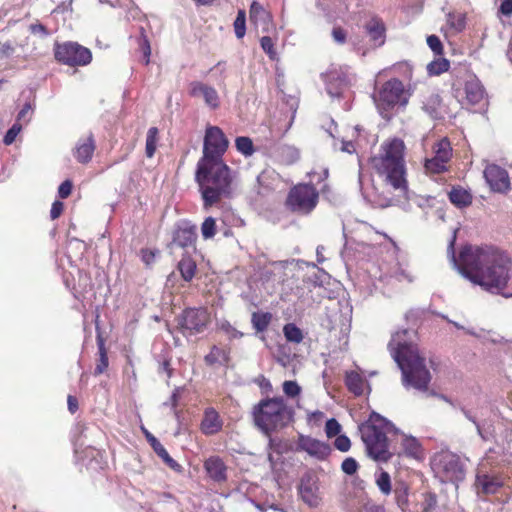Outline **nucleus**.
Masks as SVG:
<instances>
[{"mask_svg": "<svg viewBox=\"0 0 512 512\" xmlns=\"http://www.w3.org/2000/svg\"><path fill=\"white\" fill-rule=\"evenodd\" d=\"M409 98V91L397 78L386 81L373 95L374 103L383 118H388V112L396 106L405 107Z\"/></svg>", "mask_w": 512, "mask_h": 512, "instance_id": "7", "label": "nucleus"}, {"mask_svg": "<svg viewBox=\"0 0 512 512\" xmlns=\"http://www.w3.org/2000/svg\"><path fill=\"white\" fill-rule=\"evenodd\" d=\"M260 45L263 51L268 55L271 60L277 59V52L274 49V43L269 36H263L260 39Z\"/></svg>", "mask_w": 512, "mask_h": 512, "instance_id": "47", "label": "nucleus"}, {"mask_svg": "<svg viewBox=\"0 0 512 512\" xmlns=\"http://www.w3.org/2000/svg\"><path fill=\"white\" fill-rule=\"evenodd\" d=\"M318 198V192L313 185L300 184L289 192L287 205L294 212L308 214L316 207Z\"/></svg>", "mask_w": 512, "mask_h": 512, "instance_id": "11", "label": "nucleus"}, {"mask_svg": "<svg viewBox=\"0 0 512 512\" xmlns=\"http://www.w3.org/2000/svg\"><path fill=\"white\" fill-rule=\"evenodd\" d=\"M189 95L195 99H202L206 106L212 110L220 106V97L217 90L204 82L192 81L189 84Z\"/></svg>", "mask_w": 512, "mask_h": 512, "instance_id": "15", "label": "nucleus"}, {"mask_svg": "<svg viewBox=\"0 0 512 512\" xmlns=\"http://www.w3.org/2000/svg\"><path fill=\"white\" fill-rule=\"evenodd\" d=\"M233 26L236 37L242 39L246 33V13L244 10H238Z\"/></svg>", "mask_w": 512, "mask_h": 512, "instance_id": "44", "label": "nucleus"}, {"mask_svg": "<svg viewBox=\"0 0 512 512\" xmlns=\"http://www.w3.org/2000/svg\"><path fill=\"white\" fill-rule=\"evenodd\" d=\"M298 448L318 460L326 459L331 453L329 444L304 435L298 439Z\"/></svg>", "mask_w": 512, "mask_h": 512, "instance_id": "17", "label": "nucleus"}, {"mask_svg": "<svg viewBox=\"0 0 512 512\" xmlns=\"http://www.w3.org/2000/svg\"><path fill=\"white\" fill-rule=\"evenodd\" d=\"M216 233V222L213 217H207L201 225V234L204 239L212 238Z\"/></svg>", "mask_w": 512, "mask_h": 512, "instance_id": "46", "label": "nucleus"}, {"mask_svg": "<svg viewBox=\"0 0 512 512\" xmlns=\"http://www.w3.org/2000/svg\"><path fill=\"white\" fill-rule=\"evenodd\" d=\"M95 142L93 135L90 134L84 139H80L75 147L74 156L80 163H88L93 156Z\"/></svg>", "mask_w": 512, "mask_h": 512, "instance_id": "26", "label": "nucleus"}, {"mask_svg": "<svg viewBox=\"0 0 512 512\" xmlns=\"http://www.w3.org/2000/svg\"><path fill=\"white\" fill-rule=\"evenodd\" d=\"M158 128L151 127L148 129L147 136H146V147H145V153L146 156L151 158L155 154L156 148H157V141H158Z\"/></svg>", "mask_w": 512, "mask_h": 512, "instance_id": "38", "label": "nucleus"}, {"mask_svg": "<svg viewBox=\"0 0 512 512\" xmlns=\"http://www.w3.org/2000/svg\"><path fill=\"white\" fill-rule=\"evenodd\" d=\"M325 432L328 438L338 436L341 432V425L336 419H329L325 424Z\"/></svg>", "mask_w": 512, "mask_h": 512, "instance_id": "50", "label": "nucleus"}, {"mask_svg": "<svg viewBox=\"0 0 512 512\" xmlns=\"http://www.w3.org/2000/svg\"><path fill=\"white\" fill-rule=\"evenodd\" d=\"M332 37L336 43L344 44L346 41V32L340 27H335L332 30Z\"/></svg>", "mask_w": 512, "mask_h": 512, "instance_id": "62", "label": "nucleus"}, {"mask_svg": "<svg viewBox=\"0 0 512 512\" xmlns=\"http://www.w3.org/2000/svg\"><path fill=\"white\" fill-rule=\"evenodd\" d=\"M139 47L143 52L144 63L147 65L150 61L151 48L150 43L147 37L143 34V29H141V36L139 38Z\"/></svg>", "mask_w": 512, "mask_h": 512, "instance_id": "51", "label": "nucleus"}, {"mask_svg": "<svg viewBox=\"0 0 512 512\" xmlns=\"http://www.w3.org/2000/svg\"><path fill=\"white\" fill-rule=\"evenodd\" d=\"M394 500L402 512H412L414 503L411 497L416 499L415 494H410L409 486L403 481H398L393 486Z\"/></svg>", "mask_w": 512, "mask_h": 512, "instance_id": "21", "label": "nucleus"}, {"mask_svg": "<svg viewBox=\"0 0 512 512\" xmlns=\"http://www.w3.org/2000/svg\"><path fill=\"white\" fill-rule=\"evenodd\" d=\"M221 357L224 358L225 353L221 349L213 347L210 353L205 356V361L207 364L213 365L216 363H221Z\"/></svg>", "mask_w": 512, "mask_h": 512, "instance_id": "53", "label": "nucleus"}, {"mask_svg": "<svg viewBox=\"0 0 512 512\" xmlns=\"http://www.w3.org/2000/svg\"><path fill=\"white\" fill-rule=\"evenodd\" d=\"M345 384L351 393L360 396L364 393L367 382L358 371H347L345 374Z\"/></svg>", "mask_w": 512, "mask_h": 512, "instance_id": "29", "label": "nucleus"}, {"mask_svg": "<svg viewBox=\"0 0 512 512\" xmlns=\"http://www.w3.org/2000/svg\"><path fill=\"white\" fill-rule=\"evenodd\" d=\"M220 329L225 332L230 339H237L243 336V333L234 328L228 321L221 322Z\"/></svg>", "mask_w": 512, "mask_h": 512, "instance_id": "54", "label": "nucleus"}, {"mask_svg": "<svg viewBox=\"0 0 512 512\" xmlns=\"http://www.w3.org/2000/svg\"><path fill=\"white\" fill-rule=\"evenodd\" d=\"M458 229H454L447 255L454 268L470 282L479 285L492 294H500L512 277V260L504 251L492 247L464 246L459 257L455 255V242Z\"/></svg>", "mask_w": 512, "mask_h": 512, "instance_id": "1", "label": "nucleus"}, {"mask_svg": "<svg viewBox=\"0 0 512 512\" xmlns=\"http://www.w3.org/2000/svg\"><path fill=\"white\" fill-rule=\"evenodd\" d=\"M427 45L436 54L441 55L443 53V46L438 36L430 35L427 37Z\"/></svg>", "mask_w": 512, "mask_h": 512, "instance_id": "55", "label": "nucleus"}, {"mask_svg": "<svg viewBox=\"0 0 512 512\" xmlns=\"http://www.w3.org/2000/svg\"><path fill=\"white\" fill-rule=\"evenodd\" d=\"M465 16L461 13H448L447 25L455 32H461L465 28Z\"/></svg>", "mask_w": 512, "mask_h": 512, "instance_id": "42", "label": "nucleus"}, {"mask_svg": "<svg viewBox=\"0 0 512 512\" xmlns=\"http://www.w3.org/2000/svg\"><path fill=\"white\" fill-rule=\"evenodd\" d=\"M178 327L184 336L203 332L210 322V314L205 308H188L178 317Z\"/></svg>", "mask_w": 512, "mask_h": 512, "instance_id": "12", "label": "nucleus"}, {"mask_svg": "<svg viewBox=\"0 0 512 512\" xmlns=\"http://www.w3.org/2000/svg\"><path fill=\"white\" fill-rule=\"evenodd\" d=\"M393 277L399 282L407 281L408 283H411L413 281V276L401 267L394 272Z\"/></svg>", "mask_w": 512, "mask_h": 512, "instance_id": "59", "label": "nucleus"}, {"mask_svg": "<svg viewBox=\"0 0 512 512\" xmlns=\"http://www.w3.org/2000/svg\"><path fill=\"white\" fill-rule=\"evenodd\" d=\"M14 53V47L11 42L0 43V57L9 58Z\"/></svg>", "mask_w": 512, "mask_h": 512, "instance_id": "61", "label": "nucleus"}, {"mask_svg": "<svg viewBox=\"0 0 512 512\" xmlns=\"http://www.w3.org/2000/svg\"><path fill=\"white\" fill-rule=\"evenodd\" d=\"M355 81V75L349 67L330 71L326 78V90L332 98H339Z\"/></svg>", "mask_w": 512, "mask_h": 512, "instance_id": "13", "label": "nucleus"}, {"mask_svg": "<svg viewBox=\"0 0 512 512\" xmlns=\"http://www.w3.org/2000/svg\"><path fill=\"white\" fill-rule=\"evenodd\" d=\"M272 320V314L269 312H254L251 316V323L257 332L265 331Z\"/></svg>", "mask_w": 512, "mask_h": 512, "instance_id": "34", "label": "nucleus"}, {"mask_svg": "<svg viewBox=\"0 0 512 512\" xmlns=\"http://www.w3.org/2000/svg\"><path fill=\"white\" fill-rule=\"evenodd\" d=\"M405 145L401 139L385 141L377 155L371 158V166L398 196L409 200L404 161Z\"/></svg>", "mask_w": 512, "mask_h": 512, "instance_id": "4", "label": "nucleus"}, {"mask_svg": "<svg viewBox=\"0 0 512 512\" xmlns=\"http://www.w3.org/2000/svg\"><path fill=\"white\" fill-rule=\"evenodd\" d=\"M235 146L237 151L240 152L245 157H249L254 153V145L249 137H237L235 140Z\"/></svg>", "mask_w": 512, "mask_h": 512, "instance_id": "40", "label": "nucleus"}, {"mask_svg": "<svg viewBox=\"0 0 512 512\" xmlns=\"http://www.w3.org/2000/svg\"><path fill=\"white\" fill-rule=\"evenodd\" d=\"M465 94L467 104L479 105L484 104V89L480 81L476 78H470L465 83Z\"/></svg>", "mask_w": 512, "mask_h": 512, "instance_id": "24", "label": "nucleus"}, {"mask_svg": "<svg viewBox=\"0 0 512 512\" xmlns=\"http://www.w3.org/2000/svg\"><path fill=\"white\" fill-rule=\"evenodd\" d=\"M178 269L185 281H190L195 275L196 264L190 258H182L178 264Z\"/></svg>", "mask_w": 512, "mask_h": 512, "instance_id": "37", "label": "nucleus"}, {"mask_svg": "<svg viewBox=\"0 0 512 512\" xmlns=\"http://www.w3.org/2000/svg\"><path fill=\"white\" fill-rule=\"evenodd\" d=\"M358 467L359 466L357 461L352 457L346 458L341 464L342 471L347 475L355 474L358 470Z\"/></svg>", "mask_w": 512, "mask_h": 512, "instance_id": "52", "label": "nucleus"}, {"mask_svg": "<svg viewBox=\"0 0 512 512\" xmlns=\"http://www.w3.org/2000/svg\"><path fill=\"white\" fill-rule=\"evenodd\" d=\"M249 19L262 33H268L273 26L271 14L257 1L250 6Z\"/></svg>", "mask_w": 512, "mask_h": 512, "instance_id": "19", "label": "nucleus"}, {"mask_svg": "<svg viewBox=\"0 0 512 512\" xmlns=\"http://www.w3.org/2000/svg\"><path fill=\"white\" fill-rule=\"evenodd\" d=\"M505 476L497 467H491L487 460L480 463L475 487L478 495H489L497 493L505 482Z\"/></svg>", "mask_w": 512, "mask_h": 512, "instance_id": "9", "label": "nucleus"}, {"mask_svg": "<svg viewBox=\"0 0 512 512\" xmlns=\"http://www.w3.org/2000/svg\"><path fill=\"white\" fill-rule=\"evenodd\" d=\"M55 59L68 66H85L92 60L90 49L77 42L56 43L54 46Z\"/></svg>", "mask_w": 512, "mask_h": 512, "instance_id": "10", "label": "nucleus"}, {"mask_svg": "<svg viewBox=\"0 0 512 512\" xmlns=\"http://www.w3.org/2000/svg\"><path fill=\"white\" fill-rule=\"evenodd\" d=\"M484 178L495 192H506L510 188V179L507 171L498 165H487L484 170Z\"/></svg>", "mask_w": 512, "mask_h": 512, "instance_id": "16", "label": "nucleus"}, {"mask_svg": "<svg viewBox=\"0 0 512 512\" xmlns=\"http://www.w3.org/2000/svg\"><path fill=\"white\" fill-rule=\"evenodd\" d=\"M359 432L369 457L387 462L393 456V452L389 450L387 434H398L399 429L392 422L373 412L368 420L359 426Z\"/></svg>", "mask_w": 512, "mask_h": 512, "instance_id": "6", "label": "nucleus"}, {"mask_svg": "<svg viewBox=\"0 0 512 512\" xmlns=\"http://www.w3.org/2000/svg\"><path fill=\"white\" fill-rule=\"evenodd\" d=\"M63 203L60 202V201H55L53 204H52V207H51V210H50V217L51 219H57L62 211H63Z\"/></svg>", "mask_w": 512, "mask_h": 512, "instance_id": "63", "label": "nucleus"}, {"mask_svg": "<svg viewBox=\"0 0 512 512\" xmlns=\"http://www.w3.org/2000/svg\"><path fill=\"white\" fill-rule=\"evenodd\" d=\"M229 142L217 126H208L203 142V155L197 163L195 180L199 185L204 207H211L230 193L232 174L223 155Z\"/></svg>", "mask_w": 512, "mask_h": 512, "instance_id": "2", "label": "nucleus"}, {"mask_svg": "<svg viewBox=\"0 0 512 512\" xmlns=\"http://www.w3.org/2000/svg\"><path fill=\"white\" fill-rule=\"evenodd\" d=\"M420 503H415L412 512H437V496L434 493L427 492L421 494Z\"/></svg>", "mask_w": 512, "mask_h": 512, "instance_id": "31", "label": "nucleus"}, {"mask_svg": "<svg viewBox=\"0 0 512 512\" xmlns=\"http://www.w3.org/2000/svg\"><path fill=\"white\" fill-rule=\"evenodd\" d=\"M222 428V421L218 412L213 408L205 410L203 420L201 422V430L206 435H213Z\"/></svg>", "mask_w": 512, "mask_h": 512, "instance_id": "27", "label": "nucleus"}, {"mask_svg": "<svg viewBox=\"0 0 512 512\" xmlns=\"http://www.w3.org/2000/svg\"><path fill=\"white\" fill-rule=\"evenodd\" d=\"M397 435L400 436L401 450L393 452V455L397 453L398 455L404 454L408 457L416 458L420 453L419 441L415 437L408 436L400 431Z\"/></svg>", "mask_w": 512, "mask_h": 512, "instance_id": "28", "label": "nucleus"}, {"mask_svg": "<svg viewBox=\"0 0 512 512\" xmlns=\"http://www.w3.org/2000/svg\"><path fill=\"white\" fill-rule=\"evenodd\" d=\"M449 200L456 207L463 208L472 203V195L461 187H453L449 192Z\"/></svg>", "mask_w": 512, "mask_h": 512, "instance_id": "30", "label": "nucleus"}, {"mask_svg": "<svg viewBox=\"0 0 512 512\" xmlns=\"http://www.w3.org/2000/svg\"><path fill=\"white\" fill-rule=\"evenodd\" d=\"M500 11L503 15H512V0H503L500 5Z\"/></svg>", "mask_w": 512, "mask_h": 512, "instance_id": "64", "label": "nucleus"}, {"mask_svg": "<svg viewBox=\"0 0 512 512\" xmlns=\"http://www.w3.org/2000/svg\"><path fill=\"white\" fill-rule=\"evenodd\" d=\"M299 492L302 500L310 507H317L320 505L321 497L319 495L318 486L313 477L307 476L302 478Z\"/></svg>", "mask_w": 512, "mask_h": 512, "instance_id": "20", "label": "nucleus"}, {"mask_svg": "<svg viewBox=\"0 0 512 512\" xmlns=\"http://www.w3.org/2000/svg\"><path fill=\"white\" fill-rule=\"evenodd\" d=\"M283 333L288 342L300 343L303 340V333L294 323H288L283 327Z\"/></svg>", "mask_w": 512, "mask_h": 512, "instance_id": "39", "label": "nucleus"}, {"mask_svg": "<svg viewBox=\"0 0 512 512\" xmlns=\"http://www.w3.org/2000/svg\"><path fill=\"white\" fill-rule=\"evenodd\" d=\"M22 130V124L21 123H18V122H15L10 128L9 130L6 132L4 138H3V142L5 145H11L16 137L18 136V134L21 132Z\"/></svg>", "mask_w": 512, "mask_h": 512, "instance_id": "48", "label": "nucleus"}, {"mask_svg": "<svg viewBox=\"0 0 512 512\" xmlns=\"http://www.w3.org/2000/svg\"><path fill=\"white\" fill-rule=\"evenodd\" d=\"M334 446L341 452H347L351 447V442L347 436L338 435L334 441Z\"/></svg>", "mask_w": 512, "mask_h": 512, "instance_id": "56", "label": "nucleus"}, {"mask_svg": "<svg viewBox=\"0 0 512 512\" xmlns=\"http://www.w3.org/2000/svg\"><path fill=\"white\" fill-rule=\"evenodd\" d=\"M197 238V227L189 221L180 222L173 235V244L181 247H192Z\"/></svg>", "mask_w": 512, "mask_h": 512, "instance_id": "18", "label": "nucleus"}, {"mask_svg": "<svg viewBox=\"0 0 512 512\" xmlns=\"http://www.w3.org/2000/svg\"><path fill=\"white\" fill-rule=\"evenodd\" d=\"M424 167L426 172L438 174L446 170V163L434 156L431 159H426Z\"/></svg>", "mask_w": 512, "mask_h": 512, "instance_id": "45", "label": "nucleus"}, {"mask_svg": "<svg viewBox=\"0 0 512 512\" xmlns=\"http://www.w3.org/2000/svg\"><path fill=\"white\" fill-rule=\"evenodd\" d=\"M375 483L379 491L384 495L388 496L392 493L393 487L391 483V477L388 472L380 470L375 473Z\"/></svg>", "mask_w": 512, "mask_h": 512, "instance_id": "33", "label": "nucleus"}, {"mask_svg": "<svg viewBox=\"0 0 512 512\" xmlns=\"http://www.w3.org/2000/svg\"><path fill=\"white\" fill-rule=\"evenodd\" d=\"M467 459L450 451L437 453L432 460V468L442 482L459 483L464 480Z\"/></svg>", "mask_w": 512, "mask_h": 512, "instance_id": "8", "label": "nucleus"}, {"mask_svg": "<svg viewBox=\"0 0 512 512\" xmlns=\"http://www.w3.org/2000/svg\"><path fill=\"white\" fill-rule=\"evenodd\" d=\"M255 426L269 437V447L273 445L271 434L293 422L294 410L282 397L262 399L253 407Z\"/></svg>", "mask_w": 512, "mask_h": 512, "instance_id": "5", "label": "nucleus"}, {"mask_svg": "<svg viewBox=\"0 0 512 512\" xmlns=\"http://www.w3.org/2000/svg\"><path fill=\"white\" fill-rule=\"evenodd\" d=\"M365 30L375 47H380L385 43V24L378 17L371 18L365 24Z\"/></svg>", "mask_w": 512, "mask_h": 512, "instance_id": "23", "label": "nucleus"}, {"mask_svg": "<svg viewBox=\"0 0 512 512\" xmlns=\"http://www.w3.org/2000/svg\"><path fill=\"white\" fill-rule=\"evenodd\" d=\"M73 184L70 180H65L62 182L58 188V195L60 198H67L72 192Z\"/></svg>", "mask_w": 512, "mask_h": 512, "instance_id": "58", "label": "nucleus"}, {"mask_svg": "<svg viewBox=\"0 0 512 512\" xmlns=\"http://www.w3.org/2000/svg\"><path fill=\"white\" fill-rule=\"evenodd\" d=\"M99 360L96 364L94 375L98 376L102 374L108 367V356L102 340L98 342Z\"/></svg>", "mask_w": 512, "mask_h": 512, "instance_id": "41", "label": "nucleus"}, {"mask_svg": "<svg viewBox=\"0 0 512 512\" xmlns=\"http://www.w3.org/2000/svg\"><path fill=\"white\" fill-rule=\"evenodd\" d=\"M31 114H32L31 104L25 103L17 115L16 122L20 123V121H24L25 123H28L31 119Z\"/></svg>", "mask_w": 512, "mask_h": 512, "instance_id": "57", "label": "nucleus"}, {"mask_svg": "<svg viewBox=\"0 0 512 512\" xmlns=\"http://www.w3.org/2000/svg\"><path fill=\"white\" fill-rule=\"evenodd\" d=\"M461 412L464 414V416L471 421L477 430L478 435L485 441L489 440L491 437H493L492 431L489 429H486L484 424H480L476 418L472 415L471 411L466 409L465 407H461Z\"/></svg>", "mask_w": 512, "mask_h": 512, "instance_id": "36", "label": "nucleus"}, {"mask_svg": "<svg viewBox=\"0 0 512 512\" xmlns=\"http://www.w3.org/2000/svg\"><path fill=\"white\" fill-rule=\"evenodd\" d=\"M208 476L215 482L221 483L227 479V467L218 456H211L204 462Z\"/></svg>", "mask_w": 512, "mask_h": 512, "instance_id": "22", "label": "nucleus"}, {"mask_svg": "<svg viewBox=\"0 0 512 512\" xmlns=\"http://www.w3.org/2000/svg\"><path fill=\"white\" fill-rule=\"evenodd\" d=\"M277 157L282 163L291 165L299 160L300 153L299 150L294 146L281 145L277 148Z\"/></svg>", "mask_w": 512, "mask_h": 512, "instance_id": "32", "label": "nucleus"}, {"mask_svg": "<svg viewBox=\"0 0 512 512\" xmlns=\"http://www.w3.org/2000/svg\"><path fill=\"white\" fill-rule=\"evenodd\" d=\"M146 437L154 452L163 460V462L170 467L172 470L176 472H180L182 470L181 465L175 461L164 448V446L158 441L156 437H154L149 432H146Z\"/></svg>", "mask_w": 512, "mask_h": 512, "instance_id": "25", "label": "nucleus"}, {"mask_svg": "<svg viewBox=\"0 0 512 512\" xmlns=\"http://www.w3.org/2000/svg\"><path fill=\"white\" fill-rule=\"evenodd\" d=\"M421 108L432 119H443L448 113L439 93L434 89L427 88L421 94Z\"/></svg>", "mask_w": 512, "mask_h": 512, "instance_id": "14", "label": "nucleus"}, {"mask_svg": "<svg viewBox=\"0 0 512 512\" xmlns=\"http://www.w3.org/2000/svg\"><path fill=\"white\" fill-rule=\"evenodd\" d=\"M434 154L436 158L444 161L447 164L452 155V148L448 139L443 138L435 144Z\"/></svg>", "mask_w": 512, "mask_h": 512, "instance_id": "35", "label": "nucleus"}, {"mask_svg": "<svg viewBox=\"0 0 512 512\" xmlns=\"http://www.w3.org/2000/svg\"><path fill=\"white\" fill-rule=\"evenodd\" d=\"M282 387L284 394L290 398L298 396L301 392V387L296 381H284Z\"/></svg>", "mask_w": 512, "mask_h": 512, "instance_id": "49", "label": "nucleus"}, {"mask_svg": "<svg viewBox=\"0 0 512 512\" xmlns=\"http://www.w3.org/2000/svg\"><path fill=\"white\" fill-rule=\"evenodd\" d=\"M449 61L445 58H438L427 65V71L430 75H440L449 69Z\"/></svg>", "mask_w": 512, "mask_h": 512, "instance_id": "43", "label": "nucleus"}, {"mask_svg": "<svg viewBox=\"0 0 512 512\" xmlns=\"http://www.w3.org/2000/svg\"><path fill=\"white\" fill-rule=\"evenodd\" d=\"M415 332L401 330L396 332L388 348L394 361L402 373V384L406 389L413 388L419 392H426L431 381V374L426 367L425 359L420 356L414 344Z\"/></svg>", "mask_w": 512, "mask_h": 512, "instance_id": "3", "label": "nucleus"}, {"mask_svg": "<svg viewBox=\"0 0 512 512\" xmlns=\"http://www.w3.org/2000/svg\"><path fill=\"white\" fill-rule=\"evenodd\" d=\"M29 31L34 35H40L41 37H47L49 35L47 28L41 23H33L29 26Z\"/></svg>", "mask_w": 512, "mask_h": 512, "instance_id": "60", "label": "nucleus"}]
</instances>
